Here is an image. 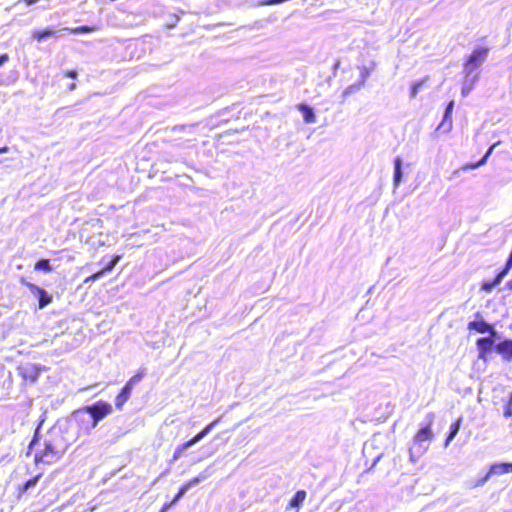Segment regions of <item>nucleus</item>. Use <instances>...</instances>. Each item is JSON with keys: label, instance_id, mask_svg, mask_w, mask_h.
Segmentation results:
<instances>
[{"label": "nucleus", "instance_id": "47", "mask_svg": "<svg viewBox=\"0 0 512 512\" xmlns=\"http://www.w3.org/2000/svg\"><path fill=\"white\" fill-rule=\"evenodd\" d=\"M339 65H340V61L336 60L335 63L333 64V76H336L337 69L339 68Z\"/></svg>", "mask_w": 512, "mask_h": 512}, {"label": "nucleus", "instance_id": "25", "mask_svg": "<svg viewBox=\"0 0 512 512\" xmlns=\"http://www.w3.org/2000/svg\"><path fill=\"white\" fill-rule=\"evenodd\" d=\"M461 422H462V419L459 418L457 419L454 423L451 424L450 428H449V432L446 436V439H445V446L447 447L449 445V443L456 437V435L458 434L459 430H460V426H461Z\"/></svg>", "mask_w": 512, "mask_h": 512}, {"label": "nucleus", "instance_id": "6", "mask_svg": "<svg viewBox=\"0 0 512 512\" xmlns=\"http://www.w3.org/2000/svg\"><path fill=\"white\" fill-rule=\"evenodd\" d=\"M488 54V47H476L464 62L463 69L478 71L482 64L486 61Z\"/></svg>", "mask_w": 512, "mask_h": 512}, {"label": "nucleus", "instance_id": "31", "mask_svg": "<svg viewBox=\"0 0 512 512\" xmlns=\"http://www.w3.org/2000/svg\"><path fill=\"white\" fill-rule=\"evenodd\" d=\"M146 375V368H140L137 373L132 376L125 384L130 385L133 389L136 384H138Z\"/></svg>", "mask_w": 512, "mask_h": 512}, {"label": "nucleus", "instance_id": "30", "mask_svg": "<svg viewBox=\"0 0 512 512\" xmlns=\"http://www.w3.org/2000/svg\"><path fill=\"white\" fill-rule=\"evenodd\" d=\"M62 30L69 31L72 34H86V33L93 32L95 30V27L89 26V25H82V26H78L75 28L65 27V28H62Z\"/></svg>", "mask_w": 512, "mask_h": 512}, {"label": "nucleus", "instance_id": "13", "mask_svg": "<svg viewBox=\"0 0 512 512\" xmlns=\"http://www.w3.org/2000/svg\"><path fill=\"white\" fill-rule=\"evenodd\" d=\"M121 259V255H113L106 263L102 260L101 263H103V267L101 270L97 271L96 273L92 274L90 277H88L85 282L88 281H96L100 279L103 275L111 272L115 266L119 263Z\"/></svg>", "mask_w": 512, "mask_h": 512}, {"label": "nucleus", "instance_id": "49", "mask_svg": "<svg viewBox=\"0 0 512 512\" xmlns=\"http://www.w3.org/2000/svg\"><path fill=\"white\" fill-rule=\"evenodd\" d=\"M27 6H31V5H34L36 3H38L40 0H23Z\"/></svg>", "mask_w": 512, "mask_h": 512}, {"label": "nucleus", "instance_id": "12", "mask_svg": "<svg viewBox=\"0 0 512 512\" xmlns=\"http://www.w3.org/2000/svg\"><path fill=\"white\" fill-rule=\"evenodd\" d=\"M19 375L31 383H35L41 373V367L35 364L26 363L18 367Z\"/></svg>", "mask_w": 512, "mask_h": 512}, {"label": "nucleus", "instance_id": "34", "mask_svg": "<svg viewBox=\"0 0 512 512\" xmlns=\"http://www.w3.org/2000/svg\"><path fill=\"white\" fill-rule=\"evenodd\" d=\"M369 76H370V70L366 66H362L360 68V77H359V80L357 81V83H359V85L364 87L366 80Z\"/></svg>", "mask_w": 512, "mask_h": 512}, {"label": "nucleus", "instance_id": "27", "mask_svg": "<svg viewBox=\"0 0 512 512\" xmlns=\"http://www.w3.org/2000/svg\"><path fill=\"white\" fill-rule=\"evenodd\" d=\"M451 129H452V114L444 112L442 121L438 125L437 130H442L443 132L447 133Z\"/></svg>", "mask_w": 512, "mask_h": 512}, {"label": "nucleus", "instance_id": "40", "mask_svg": "<svg viewBox=\"0 0 512 512\" xmlns=\"http://www.w3.org/2000/svg\"><path fill=\"white\" fill-rule=\"evenodd\" d=\"M474 88L462 83L461 94L463 97H467Z\"/></svg>", "mask_w": 512, "mask_h": 512}, {"label": "nucleus", "instance_id": "48", "mask_svg": "<svg viewBox=\"0 0 512 512\" xmlns=\"http://www.w3.org/2000/svg\"><path fill=\"white\" fill-rule=\"evenodd\" d=\"M506 264L508 267H511L512 268V249H511V252L506 260Z\"/></svg>", "mask_w": 512, "mask_h": 512}, {"label": "nucleus", "instance_id": "51", "mask_svg": "<svg viewBox=\"0 0 512 512\" xmlns=\"http://www.w3.org/2000/svg\"><path fill=\"white\" fill-rule=\"evenodd\" d=\"M6 152H8V147L7 146L0 147V154L6 153Z\"/></svg>", "mask_w": 512, "mask_h": 512}, {"label": "nucleus", "instance_id": "7", "mask_svg": "<svg viewBox=\"0 0 512 512\" xmlns=\"http://www.w3.org/2000/svg\"><path fill=\"white\" fill-rule=\"evenodd\" d=\"M85 408L86 411H88L90 416L93 418V423H95L96 426L99 424L100 421H102L104 418H106L113 412L112 405L103 400H99L90 405H86Z\"/></svg>", "mask_w": 512, "mask_h": 512}, {"label": "nucleus", "instance_id": "43", "mask_svg": "<svg viewBox=\"0 0 512 512\" xmlns=\"http://www.w3.org/2000/svg\"><path fill=\"white\" fill-rule=\"evenodd\" d=\"M375 440H376V439H375V437H374V438L370 441V443H365V444H364V447H363V453H364V454H365V453H367V452H368V450H369L370 448H374V442H375Z\"/></svg>", "mask_w": 512, "mask_h": 512}, {"label": "nucleus", "instance_id": "37", "mask_svg": "<svg viewBox=\"0 0 512 512\" xmlns=\"http://www.w3.org/2000/svg\"><path fill=\"white\" fill-rule=\"evenodd\" d=\"M491 478L489 472L487 471L483 476L479 477L475 483L473 484L474 487H480L483 486L489 479Z\"/></svg>", "mask_w": 512, "mask_h": 512}, {"label": "nucleus", "instance_id": "23", "mask_svg": "<svg viewBox=\"0 0 512 512\" xmlns=\"http://www.w3.org/2000/svg\"><path fill=\"white\" fill-rule=\"evenodd\" d=\"M306 495L305 490H298L290 499L289 506L297 509L300 508L305 501Z\"/></svg>", "mask_w": 512, "mask_h": 512}, {"label": "nucleus", "instance_id": "52", "mask_svg": "<svg viewBox=\"0 0 512 512\" xmlns=\"http://www.w3.org/2000/svg\"><path fill=\"white\" fill-rule=\"evenodd\" d=\"M507 287L512 290V279L507 283Z\"/></svg>", "mask_w": 512, "mask_h": 512}, {"label": "nucleus", "instance_id": "16", "mask_svg": "<svg viewBox=\"0 0 512 512\" xmlns=\"http://www.w3.org/2000/svg\"><path fill=\"white\" fill-rule=\"evenodd\" d=\"M297 109L302 114L303 121L306 124H312L316 122V114L312 106L307 103H300L297 105Z\"/></svg>", "mask_w": 512, "mask_h": 512}, {"label": "nucleus", "instance_id": "5", "mask_svg": "<svg viewBox=\"0 0 512 512\" xmlns=\"http://www.w3.org/2000/svg\"><path fill=\"white\" fill-rule=\"evenodd\" d=\"M45 438L51 442V444L56 446V449H58L62 454L66 452L71 444L70 439L67 437L66 432L61 426L51 427L45 435Z\"/></svg>", "mask_w": 512, "mask_h": 512}, {"label": "nucleus", "instance_id": "11", "mask_svg": "<svg viewBox=\"0 0 512 512\" xmlns=\"http://www.w3.org/2000/svg\"><path fill=\"white\" fill-rule=\"evenodd\" d=\"M74 419L77 421V423L80 425L81 429H83L86 433H90L93 429H95L97 426L93 420V418L90 416L88 411H86V408L83 407L82 409H79L73 413Z\"/></svg>", "mask_w": 512, "mask_h": 512}, {"label": "nucleus", "instance_id": "46", "mask_svg": "<svg viewBox=\"0 0 512 512\" xmlns=\"http://www.w3.org/2000/svg\"><path fill=\"white\" fill-rule=\"evenodd\" d=\"M172 506L174 505L171 503V501L167 502L162 506L159 512H167Z\"/></svg>", "mask_w": 512, "mask_h": 512}, {"label": "nucleus", "instance_id": "32", "mask_svg": "<svg viewBox=\"0 0 512 512\" xmlns=\"http://www.w3.org/2000/svg\"><path fill=\"white\" fill-rule=\"evenodd\" d=\"M500 282L495 277L492 280H485L482 282L481 289L487 293L491 292L494 288H496Z\"/></svg>", "mask_w": 512, "mask_h": 512}, {"label": "nucleus", "instance_id": "2", "mask_svg": "<svg viewBox=\"0 0 512 512\" xmlns=\"http://www.w3.org/2000/svg\"><path fill=\"white\" fill-rule=\"evenodd\" d=\"M500 339L501 336L499 333L478 338L476 340L478 359L484 361L485 363L488 362L490 360L492 352H496L497 340Z\"/></svg>", "mask_w": 512, "mask_h": 512}, {"label": "nucleus", "instance_id": "36", "mask_svg": "<svg viewBox=\"0 0 512 512\" xmlns=\"http://www.w3.org/2000/svg\"><path fill=\"white\" fill-rule=\"evenodd\" d=\"M511 269L512 268L508 267L507 264L505 263L504 267L495 275V278L498 279V282L501 283L504 277L509 273Z\"/></svg>", "mask_w": 512, "mask_h": 512}, {"label": "nucleus", "instance_id": "9", "mask_svg": "<svg viewBox=\"0 0 512 512\" xmlns=\"http://www.w3.org/2000/svg\"><path fill=\"white\" fill-rule=\"evenodd\" d=\"M24 284L28 288L30 293L37 299L39 309H44L50 303H52L53 296L44 288L31 282H25Z\"/></svg>", "mask_w": 512, "mask_h": 512}, {"label": "nucleus", "instance_id": "19", "mask_svg": "<svg viewBox=\"0 0 512 512\" xmlns=\"http://www.w3.org/2000/svg\"><path fill=\"white\" fill-rule=\"evenodd\" d=\"M490 476L495 475H503L512 472V463L511 462H499L494 463L489 467L488 470Z\"/></svg>", "mask_w": 512, "mask_h": 512}, {"label": "nucleus", "instance_id": "20", "mask_svg": "<svg viewBox=\"0 0 512 512\" xmlns=\"http://www.w3.org/2000/svg\"><path fill=\"white\" fill-rule=\"evenodd\" d=\"M500 144V142H496L494 144H492L488 149L487 151L485 152V154L481 157V159H479L477 162L475 163H470V164H467L466 166L463 167L464 170H469V169H476V168H479L483 165H485L489 159V157L491 156V154L493 153L495 147Z\"/></svg>", "mask_w": 512, "mask_h": 512}, {"label": "nucleus", "instance_id": "41", "mask_svg": "<svg viewBox=\"0 0 512 512\" xmlns=\"http://www.w3.org/2000/svg\"><path fill=\"white\" fill-rule=\"evenodd\" d=\"M382 457H383V452L378 453V454L374 457V459H373V461H372V464H371V466L368 468V470H369V471H370V470H372V469L377 465V463L381 460V458H382Z\"/></svg>", "mask_w": 512, "mask_h": 512}, {"label": "nucleus", "instance_id": "3", "mask_svg": "<svg viewBox=\"0 0 512 512\" xmlns=\"http://www.w3.org/2000/svg\"><path fill=\"white\" fill-rule=\"evenodd\" d=\"M219 418L212 421L208 425H206L200 432H198L195 436H193L188 441L178 445L173 453L171 462L177 461L183 454L184 451L195 445L196 443L200 442L204 437H206L216 426V424L219 422Z\"/></svg>", "mask_w": 512, "mask_h": 512}, {"label": "nucleus", "instance_id": "28", "mask_svg": "<svg viewBox=\"0 0 512 512\" xmlns=\"http://www.w3.org/2000/svg\"><path fill=\"white\" fill-rule=\"evenodd\" d=\"M427 79H428V77L426 76V77L412 83V85L410 87V93H409L411 99H413L417 96V94L421 91L424 84L426 83Z\"/></svg>", "mask_w": 512, "mask_h": 512}, {"label": "nucleus", "instance_id": "22", "mask_svg": "<svg viewBox=\"0 0 512 512\" xmlns=\"http://www.w3.org/2000/svg\"><path fill=\"white\" fill-rule=\"evenodd\" d=\"M45 419H44V414L42 415V418L39 420V423L34 431V435L28 445V450H27V453L26 455L29 456L31 454V452L33 451L34 447L39 443L40 441V438H41V435H40V429H41V426L43 425Z\"/></svg>", "mask_w": 512, "mask_h": 512}, {"label": "nucleus", "instance_id": "24", "mask_svg": "<svg viewBox=\"0 0 512 512\" xmlns=\"http://www.w3.org/2000/svg\"><path fill=\"white\" fill-rule=\"evenodd\" d=\"M464 80L463 83L466 85H469L471 87H475V84L477 83L480 72L479 71H470V70H464Z\"/></svg>", "mask_w": 512, "mask_h": 512}, {"label": "nucleus", "instance_id": "21", "mask_svg": "<svg viewBox=\"0 0 512 512\" xmlns=\"http://www.w3.org/2000/svg\"><path fill=\"white\" fill-rule=\"evenodd\" d=\"M42 477V474L39 473L36 476L28 479L25 481L22 485L18 487V497H21L23 494L28 493L31 489H34L36 485L38 484L40 478Z\"/></svg>", "mask_w": 512, "mask_h": 512}, {"label": "nucleus", "instance_id": "8", "mask_svg": "<svg viewBox=\"0 0 512 512\" xmlns=\"http://www.w3.org/2000/svg\"><path fill=\"white\" fill-rule=\"evenodd\" d=\"M467 329L470 332H476L479 334H496L498 333L495 329V325L487 322L480 312L474 314V319L467 325Z\"/></svg>", "mask_w": 512, "mask_h": 512}, {"label": "nucleus", "instance_id": "29", "mask_svg": "<svg viewBox=\"0 0 512 512\" xmlns=\"http://www.w3.org/2000/svg\"><path fill=\"white\" fill-rule=\"evenodd\" d=\"M18 76L19 74L15 70L10 71L5 77L0 75V86H8L15 83L18 79Z\"/></svg>", "mask_w": 512, "mask_h": 512}, {"label": "nucleus", "instance_id": "44", "mask_svg": "<svg viewBox=\"0 0 512 512\" xmlns=\"http://www.w3.org/2000/svg\"><path fill=\"white\" fill-rule=\"evenodd\" d=\"M65 76L67 78H71V79H76L77 76H78V72L76 70H68L66 73H65Z\"/></svg>", "mask_w": 512, "mask_h": 512}, {"label": "nucleus", "instance_id": "14", "mask_svg": "<svg viewBox=\"0 0 512 512\" xmlns=\"http://www.w3.org/2000/svg\"><path fill=\"white\" fill-rule=\"evenodd\" d=\"M496 353L499 354L503 360L507 362L512 361V339L501 338L497 340Z\"/></svg>", "mask_w": 512, "mask_h": 512}, {"label": "nucleus", "instance_id": "26", "mask_svg": "<svg viewBox=\"0 0 512 512\" xmlns=\"http://www.w3.org/2000/svg\"><path fill=\"white\" fill-rule=\"evenodd\" d=\"M34 270L43 273H51L54 269L49 259L41 258L35 263Z\"/></svg>", "mask_w": 512, "mask_h": 512}, {"label": "nucleus", "instance_id": "39", "mask_svg": "<svg viewBox=\"0 0 512 512\" xmlns=\"http://www.w3.org/2000/svg\"><path fill=\"white\" fill-rule=\"evenodd\" d=\"M195 126H197V123L194 124H188V125H177L173 128L174 131H184L185 129H193Z\"/></svg>", "mask_w": 512, "mask_h": 512}, {"label": "nucleus", "instance_id": "35", "mask_svg": "<svg viewBox=\"0 0 512 512\" xmlns=\"http://www.w3.org/2000/svg\"><path fill=\"white\" fill-rule=\"evenodd\" d=\"M503 416L505 418L512 417V392L509 394L508 400H507L506 404L504 405Z\"/></svg>", "mask_w": 512, "mask_h": 512}, {"label": "nucleus", "instance_id": "1", "mask_svg": "<svg viewBox=\"0 0 512 512\" xmlns=\"http://www.w3.org/2000/svg\"><path fill=\"white\" fill-rule=\"evenodd\" d=\"M434 418L433 413H428L424 423L421 424V427L414 436L413 441L414 444L417 445V457H420L428 449V443L433 438L431 426L434 422Z\"/></svg>", "mask_w": 512, "mask_h": 512}, {"label": "nucleus", "instance_id": "50", "mask_svg": "<svg viewBox=\"0 0 512 512\" xmlns=\"http://www.w3.org/2000/svg\"><path fill=\"white\" fill-rule=\"evenodd\" d=\"M75 89H76V83H75V82L71 83V84L68 86V90H69V91H73V90H75Z\"/></svg>", "mask_w": 512, "mask_h": 512}, {"label": "nucleus", "instance_id": "42", "mask_svg": "<svg viewBox=\"0 0 512 512\" xmlns=\"http://www.w3.org/2000/svg\"><path fill=\"white\" fill-rule=\"evenodd\" d=\"M10 56L7 53L0 54V68H2L8 61Z\"/></svg>", "mask_w": 512, "mask_h": 512}, {"label": "nucleus", "instance_id": "15", "mask_svg": "<svg viewBox=\"0 0 512 512\" xmlns=\"http://www.w3.org/2000/svg\"><path fill=\"white\" fill-rule=\"evenodd\" d=\"M62 31H63L62 29H59V30L55 29L54 26H48L44 29L34 30L32 37H33V39L37 40L38 42H42L49 37L61 36Z\"/></svg>", "mask_w": 512, "mask_h": 512}, {"label": "nucleus", "instance_id": "18", "mask_svg": "<svg viewBox=\"0 0 512 512\" xmlns=\"http://www.w3.org/2000/svg\"><path fill=\"white\" fill-rule=\"evenodd\" d=\"M132 390L133 389L130 387V385H127V384H125L121 388L120 392L118 393V395L115 398V407H116V409L122 410L124 404L130 398Z\"/></svg>", "mask_w": 512, "mask_h": 512}, {"label": "nucleus", "instance_id": "4", "mask_svg": "<svg viewBox=\"0 0 512 512\" xmlns=\"http://www.w3.org/2000/svg\"><path fill=\"white\" fill-rule=\"evenodd\" d=\"M62 456L63 454L58 451V449H56V446L44 438L43 449L36 451L34 461L36 464L40 462L45 464H52L58 461Z\"/></svg>", "mask_w": 512, "mask_h": 512}, {"label": "nucleus", "instance_id": "10", "mask_svg": "<svg viewBox=\"0 0 512 512\" xmlns=\"http://www.w3.org/2000/svg\"><path fill=\"white\" fill-rule=\"evenodd\" d=\"M209 477V473L207 470H204L202 471L201 473H199V475H197L196 477L190 479L189 481H187L186 483H184L178 490V492L175 494V496L173 497V499L171 500V503L173 505H175L176 503H178L183 497L184 495L192 488V487H195L197 486L199 483H201L202 481L206 480L207 478Z\"/></svg>", "mask_w": 512, "mask_h": 512}, {"label": "nucleus", "instance_id": "17", "mask_svg": "<svg viewBox=\"0 0 512 512\" xmlns=\"http://www.w3.org/2000/svg\"><path fill=\"white\" fill-rule=\"evenodd\" d=\"M394 172H393V185L394 188H398L403 181V160L400 156L394 159Z\"/></svg>", "mask_w": 512, "mask_h": 512}, {"label": "nucleus", "instance_id": "45", "mask_svg": "<svg viewBox=\"0 0 512 512\" xmlns=\"http://www.w3.org/2000/svg\"><path fill=\"white\" fill-rule=\"evenodd\" d=\"M454 105H455V103H454V101H453V100H451L450 102H448V104H447V105H446V107H445L444 112L452 114V113H453V109H454Z\"/></svg>", "mask_w": 512, "mask_h": 512}, {"label": "nucleus", "instance_id": "33", "mask_svg": "<svg viewBox=\"0 0 512 512\" xmlns=\"http://www.w3.org/2000/svg\"><path fill=\"white\" fill-rule=\"evenodd\" d=\"M362 88L361 85H359V83H354V84H351L349 85L342 93V96L343 98H346L348 97L349 95H352L356 92H358L360 89Z\"/></svg>", "mask_w": 512, "mask_h": 512}, {"label": "nucleus", "instance_id": "38", "mask_svg": "<svg viewBox=\"0 0 512 512\" xmlns=\"http://www.w3.org/2000/svg\"><path fill=\"white\" fill-rule=\"evenodd\" d=\"M409 457L413 463L418 461L420 457H417V445L414 444V446L409 449Z\"/></svg>", "mask_w": 512, "mask_h": 512}]
</instances>
